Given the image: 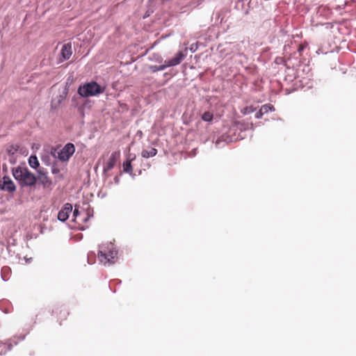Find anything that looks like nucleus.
<instances>
[{
  "instance_id": "20",
  "label": "nucleus",
  "mask_w": 356,
  "mask_h": 356,
  "mask_svg": "<svg viewBox=\"0 0 356 356\" xmlns=\"http://www.w3.org/2000/svg\"><path fill=\"white\" fill-rule=\"evenodd\" d=\"M305 49V45L304 44H300L299 47H298V51L301 54V52L303 51V49Z\"/></svg>"
},
{
  "instance_id": "3",
  "label": "nucleus",
  "mask_w": 356,
  "mask_h": 356,
  "mask_svg": "<svg viewBox=\"0 0 356 356\" xmlns=\"http://www.w3.org/2000/svg\"><path fill=\"white\" fill-rule=\"evenodd\" d=\"M104 88H102L97 82L91 81L80 86L78 88V93L83 97H88L102 94Z\"/></svg>"
},
{
  "instance_id": "10",
  "label": "nucleus",
  "mask_w": 356,
  "mask_h": 356,
  "mask_svg": "<svg viewBox=\"0 0 356 356\" xmlns=\"http://www.w3.org/2000/svg\"><path fill=\"white\" fill-rule=\"evenodd\" d=\"M53 314L57 318L60 325H62V322L67 319L69 312L64 307H56L53 310Z\"/></svg>"
},
{
  "instance_id": "21",
  "label": "nucleus",
  "mask_w": 356,
  "mask_h": 356,
  "mask_svg": "<svg viewBox=\"0 0 356 356\" xmlns=\"http://www.w3.org/2000/svg\"><path fill=\"white\" fill-rule=\"evenodd\" d=\"M51 172L53 174H57V173L59 172V170L57 168H56V167H53L52 169H51Z\"/></svg>"
},
{
  "instance_id": "15",
  "label": "nucleus",
  "mask_w": 356,
  "mask_h": 356,
  "mask_svg": "<svg viewBox=\"0 0 356 356\" xmlns=\"http://www.w3.org/2000/svg\"><path fill=\"white\" fill-rule=\"evenodd\" d=\"M29 163L30 166L34 169H36L40 165L38 158L35 155H32L29 157Z\"/></svg>"
},
{
  "instance_id": "2",
  "label": "nucleus",
  "mask_w": 356,
  "mask_h": 356,
  "mask_svg": "<svg viewBox=\"0 0 356 356\" xmlns=\"http://www.w3.org/2000/svg\"><path fill=\"white\" fill-rule=\"evenodd\" d=\"M118 252L111 243L109 244L102 245L99 246L98 252V259L99 262L104 265H111L115 262Z\"/></svg>"
},
{
  "instance_id": "14",
  "label": "nucleus",
  "mask_w": 356,
  "mask_h": 356,
  "mask_svg": "<svg viewBox=\"0 0 356 356\" xmlns=\"http://www.w3.org/2000/svg\"><path fill=\"white\" fill-rule=\"evenodd\" d=\"M156 154L157 149L156 148L151 147L149 149H143L141 152V156L143 158L147 159L154 156Z\"/></svg>"
},
{
  "instance_id": "8",
  "label": "nucleus",
  "mask_w": 356,
  "mask_h": 356,
  "mask_svg": "<svg viewBox=\"0 0 356 356\" xmlns=\"http://www.w3.org/2000/svg\"><path fill=\"white\" fill-rule=\"evenodd\" d=\"M0 188L8 193H13L16 190V186L9 177L4 176L2 180L0 181Z\"/></svg>"
},
{
  "instance_id": "19",
  "label": "nucleus",
  "mask_w": 356,
  "mask_h": 356,
  "mask_svg": "<svg viewBox=\"0 0 356 356\" xmlns=\"http://www.w3.org/2000/svg\"><path fill=\"white\" fill-rule=\"evenodd\" d=\"M264 114V113H263V111H261V110L259 109V111L255 114V118L257 119L261 118Z\"/></svg>"
},
{
  "instance_id": "17",
  "label": "nucleus",
  "mask_w": 356,
  "mask_h": 356,
  "mask_svg": "<svg viewBox=\"0 0 356 356\" xmlns=\"http://www.w3.org/2000/svg\"><path fill=\"white\" fill-rule=\"evenodd\" d=\"M273 108V106H271L270 104H265V105L262 106L260 109L265 114V113H267L269 111H271Z\"/></svg>"
},
{
  "instance_id": "12",
  "label": "nucleus",
  "mask_w": 356,
  "mask_h": 356,
  "mask_svg": "<svg viewBox=\"0 0 356 356\" xmlns=\"http://www.w3.org/2000/svg\"><path fill=\"white\" fill-rule=\"evenodd\" d=\"M72 54V44L70 42L64 44L62 47L60 55L62 56V60H68Z\"/></svg>"
},
{
  "instance_id": "22",
  "label": "nucleus",
  "mask_w": 356,
  "mask_h": 356,
  "mask_svg": "<svg viewBox=\"0 0 356 356\" xmlns=\"http://www.w3.org/2000/svg\"><path fill=\"white\" fill-rule=\"evenodd\" d=\"M78 214H79V211H78V209L76 208H75L74 210L73 215H74V216L75 218H76Z\"/></svg>"
},
{
  "instance_id": "5",
  "label": "nucleus",
  "mask_w": 356,
  "mask_h": 356,
  "mask_svg": "<svg viewBox=\"0 0 356 356\" xmlns=\"http://www.w3.org/2000/svg\"><path fill=\"white\" fill-rule=\"evenodd\" d=\"M185 56L181 51H179L174 58L169 60H165L164 65H152L149 67L152 72L161 71L165 70L167 67L175 66L179 65L181 61L184 58Z\"/></svg>"
},
{
  "instance_id": "23",
  "label": "nucleus",
  "mask_w": 356,
  "mask_h": 356,
  "mask_svg": "<svg viewBox=\"0 0 356 356\" xmlns=\"http://www.w3.org/2000/svg\"><path fill=\"white\" fill-rule=\"evenodd\" d=\"M11 348H12V344H11V343H9V344L8 345V350H10V349H11Z\"/></svg>"
},
{
  "instance_id": "11",
  "label": "nucleus",
  "mask_w": 356,
  "mask_h": 356,
  "mask_svg": "<svg viewBox=\"0 0 356 356\" xmlns=\"http://www.w3.org/2000/svg\"><path fill=\"white\" fill-rule=\"evenodd\" d=\"M72 211V205L70 203L64 204L63 207L58 213V219L60 221H65L69 218V214Z\"/></svg>"
},
{
  "instance_id": "18",
  "label": "nucleus",
  "mask_w": 356,
  "mask_h": 356,
  "mask_svg": "<svg viewBox=\"0 0 356 356\" xmlns=\"http://www.w3.org/2000/svg\"><path fill=\"white\" fill-rule=\"evenodd\" d=\"M253 111H254V109L252 108V106H247L243 108L242 113L243 114H248V113H252Z\"/></svg>"
},
{
  "instance_id": "9",
  "label": "nucleus",
  "mask_w": 356,
  "mask_h": 356,
  "mask_svg": "<svg viewBox=\"0 0 356 356\" xmlns=\"http://www.w3.org/2000/svg\"><path fill=\"white\" fill-rule=\"evenodd\" d=\"M38 179L44 188H49L52 184L51 179L44 169L38 170Z\"/></svg>"
},
{
  "instance_id": "6",
  "label": "nucleus",
  "mask_w": 356,
  "mask_h": 356,
  "mask_svg": "<svg viewBox=\"0 0 356 356\" xmlns=\"http://www.w3.org/2000/svg\"><path fill=\"white\" fill-rule=\"evenodd\" d=\"M75 152V147L71 143H67L58 153V159L61 161H67Z\"/></svg>"
},
{
  "instance_id": "13",
  "label": "nucleus",
  "mask_w": 356,
  "mask_h": 356,
  "mask_svg": "<svg viewBox=\"0 0 356 356\" xmlns=\"http://www.w3.org/2000/svg\"><path fill=\"white\" fill-rule=\"evenodd\" d=\"M136 156H131V154H129L127 159V161L123 163V170L124 172L129 174H132L133 168L131 165L132 161L135 160Z\"/></svg>"
},
{
  "instance_id": "7",
  "label": "nucleus",
  "mask_w": 356,
  "mask_h": 356,
  "mask_svg": "<svg viewBox=\"0 0 356 356\" xmlns=\"http://www.w3.org/2000/svg\"><path fill=\"white\" fill-rule=\"evenodd\" d=\"M120 156V152H113L108 160L104 163L103 167V172L104 173H106L107 172L112 170L114 166L115 165L117 161H118Z\"/></svg>"
},
{
  "instance_id": "24",
  "label": "nucleus",
  "mask_w": 356,
  "mask_h": 356,
  "mask_svg": "<svg viewBox=\"0 0 356 356\" xmlns=\"http://www.w3.org/2000/svg\"><path fill=\"white\" fill-rule=\"evenodd\" d=\"M2 343L0 342V346L1 345Z\"/></svg>"
},
{
  "instance_id": "16",
  "label": "nucleus",
  "mask_w": 356,
  "mask_h": 356,
  "mask_svg": "<svg viewBox=\"0 0 356 356\" xmlns=\"http://www.w3.org/2000/svg\"><path fill=\"white\" fill-rule=\"evenodd\" d=\"M213 118V113L209 111L204 112L202 115V119L205 122H211Z\"/></svg>"
},
{
  "instance_id": "1",
  "label": "nucleus",
  "mask_w": 356,
  "mask_h": 356,
  "mask_svg": "<svg viewBox=\"0 0 356 356\" xmlns=\"http://www.w3.org/2000/svg\"><path fill=\"white\" fill-rule=\"evenodd\" d=\"M12 173L22 186H33L36 183L37 177L26 167L14 168L12 170Z\"/></svg>"
},
{
  "instance_id": "4",
  "label": "nucleus",
  "mask_w": 356,
  "mask_h": 356,
  "mask_svg": "<svg viewBox=\"0 0 356 356\" xmlns=\"http://www.w3.org/2000/svg\"><path fill=\"white\" fill-rule=\"evenodd\" d=\"M6 151L7 154L10 156L9 161L10 163H16L15 156L20 154L26 156L29 153L28 149L19 144H8L6 146Z\"/></svg>"
}]
</instances>
